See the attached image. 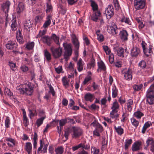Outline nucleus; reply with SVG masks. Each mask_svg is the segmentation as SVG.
Masks as SVG:
<instances>
[{"label":"nucleus","instance_id":"1","mask_svg":"<svg viewBox=\"0 0 154 154\" xmlns=\"http://www.w3.org/2000/svg\"><path fill=\"white\" fill-rule=\"evenodd\" d=\"M33 85L31 83L29 82L26 85L24 88L22 87V85L18 86L17 89L19 93L22 95L26 94L28 96H31L32 95L34 91Z\"/></svg>","mask_w":154,"mask_h":154},{"label":"nucleus","instance_id":"2","mask_svg":"<svg viewBox=\"0 0 154 154\" xmlns=\"http://www.w3.org/2000/svg\"><path fill=\"white\" fill-rule=\"evenodd\" d=\"M90 2H91V6L92 8V9L93 11L95 12L93 15L91 17V19L97 22L101 15V13L98 11V6L96 2L92 0H90Z\"/></svg>","mask_w":154,"mask_h":154},{"label":"nucleus","instance_id":"3","mask_svg":"<svg viewBox=\"0 0 154 154\" xmlns=\"http://www.w3.org/2000/svg\"><path fill=\"white\" fill-rule=\"evenodd\" d=\"M71 130L72 132V137L75 139L79 138L82 135L83 132L82 129L79 127L72 126Z\"/></svg>","mask_w":154,"mask_h":154},{"label":"nucleus","instance_id":"4","mask_svg":"<svg viewBox=\"0 0 154 154\" xmlns=\"http://www.w3.org/2000/svg\"><path fill=\"white\" fill-rule=\"evenodd\" d=\"M134 6L136 10H140L143 9L145 6V0H134Z\"/></svg>","mask_w":154,"mask_h":154},{"label":"nucleus","instance_id":"5","mask_svg":"<svg viewBox=\"0 0 154 154\" xmlns=\"http://www.w3.org/2000/svg\"><path fill=\"white\" fill-rule=\"evenodd\" d=\"M65 52L64 57L66 61H67L69 57L71 55L72 53V49L70 44H68L64 46Z\"/></svg>","mask_w":154,"mask_h":154},{"label":"nucleus","instance_id":"6","mask_svg":"<svg viewBox=\"0 0 154 154\" xmlns=\"http://www.w3.org/2000/svg\"><path fill=\"white\" fill-rule=\"evenodd\" d=\"M146 97V102L149 104L152 105L154 104V91L153 90H148Z\"/></svg>","mask_w":154,"mask_h":154},{"label":"nucleus","instance_id":"7","mask_svg":"<svg viewBox=\"0 0 154 154\" xmlns=\"http://www.w3.org/2000/svg\"><path fill=\"white\" fill-rule=\"evenodd\" d=\"M11 4V3L9 1H7L3 3L1 5V10L5 13V16L6 17V21L8 19V12L9 10L10 6Z\"/></svg>","mask_w":154,"mask_h":154},{"label":"nucleus","instance_id":"8","mask_svg":"<svg viewBox=\"0 0 154 154\" xmlns=\"http://www.w3.org/2000/svg\"><path fill=\"white\" fill-rule=\"evenodd\" d=\"M122 73L124 75L125 79L129 81L132 79V70L131 69H125L122 71Z\"/></svg>","mask_w":154,"mask_h":154},{"label":"nucleus","instance_id":"9","mask_svg":"<svg viewBox=\"0 0 154 154\" xmlns=\"http://www.w3.org/2000/svg\"><path fill=\"white\" fill-rule=\"evenodd\" d=\"M114 11V9L112 5L108 6V7L106 9L105 11V13L107 19H109L113 16Z\"/></svg>","mask_w":154,"mask_h":154},{"label":"nucleus","instance_id":"10","mask_svg":"<svg viewBox=\"0 0 154 154\" xmlns=\"http://www.w3.org/2000/svg\"><path fill=\"white\" fill-rule=\"evenodd\" d=\"M5 142L7 144L9 149H12L13 146L16 145V140L11 137H6Z\"/></svg>","mask_w":154,"mask_h":154},{"label":"nucleus","instance_id":"11","mask_svg":"<svg viewBox=\"0 0 154 154\" xmlns=\"http://www.w3.org/2000/svg\"><path fill=\"white\" fill-rule=\"evenodd\" d=\"M51 49L54 58H57L60 57L62 51V48H59L54 49L51 48Z\"/></svg>","mask_w":154,"mask_h":154},{"label":"nucleus","instance_id":"12","mask_svg":"<svg viewBox=\"0 0 154 154\" xmlns=\"http://www.w3.org/2000/svg\"><path fill=\"white\" fill-rule=\"evenodd\" d=\"M140 50L139 48L134 46L131 50V55L132 57H137L140 54Z\"/></svg>","mask_w":154,"mask_h":154},{"label":"nucleus","instance_id":"13","mask_svg":"<svg viewBox=\"0 0 154 154\" xmlns=\"http://www.w3.org/2000/svg\"><path fill=\"white\" fill-rule=\"evenodd\" d=\"M141 142L139 141H136L134 142L133 144L131 149L133 152H135L140 150L141 148Z\"/></svg>","mask_w":154,"mask_h":154},{"label":"nucleus","instance_id":"14","mask_svg":"<svg viewBox=\"0 0 154 154\" xmlns=\"http://www.w3.org/2000/svg\"><path fill=\"white\" fill-rule=\"evenodd\" d=\"M81 145V148L83 149L81 152H79L78 154H88V152L86 151L85 150H88L90 149V147L89 143L85 144L83 143H80Z\"/></svg>","mask_w":154,"mask_h":154},{"label":"nucleus","instance_id":"15","mask_svg":"<svg viewBox=\"0 0 154 154\" xmlns=\"http://www.w3.org/2000/svg\"><path fill=\"white\" fill-rule=\"evenodd\" d=\"M97 66L98 68L97 71L98 72H101V71H106V66L102 60L97 62Z\"/></svg>","mask_w":154,"mask_h":154},{"label":"nucleus","instance_id":"16","mask_svg":"<svg viewBox=\"0 0 154 154\" xmlns=\"http://www.w3.org/2000/svg\"><path fill=\"white\" fill-rule=\"evenodd\" d=\"M5 47L8 49L14 50L16 49L17 45L14 42L9 41L6 44Z\"/></svg>","mask_w":154,"mask_h":154},{"label":"nucleus","instance_id":"17","mask_svg":"<svg viewBox=\"0 0 154 154\" xmlns=\"http://www.w3.org/2000/svg\"><path fill=\"white\" fill-rule=\"evenodd\" d=\"M147 146L151 145L150 150L152 152H154V140L152 137H149L146 142Z\"/></svg>","mask_w":154,"mask_h":154},{"label":"nucleus","instance_id":"18","mask_svg":"<svg viewBox=\"0 0 154 154\" xmlns=\"http://www.w3.org/2000/svg\"><path fill=\"white\" fill-rule=\"evenodd\" d=\"M72 41L75 46V49H79V43L76 35L73 34L72 36Z\"/></svg>","mask_w":154,"mask_h":154},{"label":"nucleus","instance_id":"19","mask_svg":"<svg viewBox=\"0 0 154 154\" xmlns=\"http://www.w3.org/2000/svg\"><path fill=\"white\" fill-rule=\"evenodd\" d=\"M152 123L153 122H151L149 121L146 122L143 127L141 131L142 133L143 134H145L147 129L152 125Z\"/></svg>","mask_w":154,"mask_h":154},{"label":"nucleus","instance_id":"20","mask_svg":"<svg viewBox=\"0 0 154 154\" xmlns=\"http://www.w3.org/2000/svg\"><path fill=\"white\" fill-rule=\"evenodd\" d=\"M144 115L143 113L139 109H138L134 112L133 116L137 119H140Z\"/></svg>","mask_w":154,"mask_h":154},{"label":"nucleus","instance_id":"21","mask_svg":"<svg viewBox=\"0 0 154 154\" xmlns=\"http://www.w3.org/2000/svg\"><path fill=\"white\" fill-rule=\"evenodd\" d=\"M128 35L127 31L124 29L120 32V36L121 39L124 41H127L128 40Z\"/></svg>","mask_w":154,"mask_h":154},{"label":"nucleus","instance_id":"22","mask_svg":"<svg viewBox=\"0 0 154 154\" xmlns=\"http://www.w3.org/2000/svg\"><path fill=\"white\" fill-rule=\"evenodd\" d=\"M126 104L127 110L129 112H131L132 111L133 108V100L131 99H130L127 100Z\"/></svg>","mask_w":154,"mask_h":154},{"label":"nucleus","instance_id":"23","mask_svg":"<svg viewBox=\"0 0 154 154\" xmlns=\"http://www.w3.org/2000/svg\"><path fill=\"white\" fill-rule=\"evenodd\" d=\"M22 111L23 114V123L25 127H27L29 124V121L26 116L25 110L23 109Z\"/></svg>","mask_w":154,"mask_h":154},{"label":"nucleus","instance_id":"24","mask_svg":"<svg viewBox=\"0 0 154 154\" xmlns=\"http://www.w3.org/2000/svg\"><path fill=\"white\" fill-rule=\"evenodd\" d=\"M43 40L44 43L47 44L49 46H50L52 42V37L47 36H45L43 37Z\"/></svg>","mask_w":154,"mask_h":154},{"label":"nucleus","instance_id":"25","mask_svg":"<svg viewBox=\"0 0 154 154\" xmlns=\"http://www.w3.org/2000/svg\"><path fill=\"white\" fill-rule=\"evenodd\" d=\"M25 149L28 154H31L32 150V145L31 143L27 142L26 143Z\"/></svg>","mask_w":154,"mask_h":154},{"label":"nucleus","instance_id":"26","mask_svg":"<svg viewBox=\"0 0 154 154\" xmlns=\"http://www.w3.org/2000/svg\"><path fill=\"white\" fill-rule=\"evenodd\" d=\"M114 51L117 52L118 55L121 57H124V49L122 48H115L114 49Z\"/></svg>","mask_w":154,"mask_h":154},{"label":"nucleus","instance_id":"27","mask_svg":"<svg viewBox=\"0 0 154 154\" xmlns=\"http://www.w3.org/2000/svg\"><path fill=\"white\" fill-rule=\"evenodd\" d=\"M94 97V95L90 93H87L85 96V100L90 102H92L93 100Z\"/></svg>","mask_w":154,"mask_h":154},{"label":"nucleus","instance_id":"28","mask_svg":"<svg viewBox=\"0 0 154 154\" xmlns=\"http://www.w3.org/2000/svg\"><path fill=\"white\" fill-rule=\"evenodd\" d=\"M130 120L132 125L137 128L139 125V122L134 117L131 118Z\"/></svg>","mask_w":154,"mask_h":154},{"label":"nucleus","instance_id":"29","mask_svg":"<svg viewBox=\"0 0 154 154\" xmlns=\"http://www.w3.org/2000/svg\"><path fill=\"white\" fill-rule=\"evenodd\" d=\"M84 63L81 59H79L77 63V69L79 71L81 72L83 70Z\"/></svg>","mask_w":154,"mask_h":154},{"label":"nucleus","instance_id":"30","mask_svg":"<svg viewBox=\"0 0 154 154\" xmlns=\"http://www.w3.org/2000/svg\"><path fill=\"white\" fill-rule=\"evenodd\" d=\"M114 128L116 131L119 135H122L124 133V129L122 128L121 126H119L117 127L116 126H114Z\"/></svg>","mask_w":154,"mask_h":154},{"label":"nucleus","instance_id":"31","mask_svg":"<svg viewBox=\"0 0 154 154\" xmlns=\"http://www.w3.org/2000/svg\"><path fill=\"white\" fill-rule=\"evenodd\" d=\"M95 66V60L92 58L91 59L90 62L87 64V68L90 69L91 68H94Z\"/></svg>","mask_w":154,"mask_h":154},{"label":"nucleus","instance_id":"32","mask_svg":"<svg viewBox=\"0 0 154 154\" xmlns=\"http://www.w3.org/2000/svg\"><path fill=\"white\" fill-rule=\"evenodd\" d=\"M51 16L50 15H48L47 17V20L45 22L43 25V27L44 28H48V26L50 24L51 21L50 18Z\"/></svg>","mask_w":154,"mask_h":154},{"label":"nucleus","instance_id":"33","mask_svg":"<svg viewBox=\"0 0 154 154\" xmlns=\"http://www.w3.org/2000/svg\"><path fill=\"white\" fill-rule=\"evenodd\" d=\"M132 143V140L131 139H127L125 140V149H128V147Z\"/></svg>","mask_w":154,"mask_h":154},{"label":"nucleus","instance_id":"34","mask_svg":"<svg viewBox=\"0 0 154 154\" xmlns=\"http://www.w3.org/2000/svg\"><path fill=\"white\" fill-rule=\"evenodd\" d=\"M34 46V43L33 42H29L26 45L25 48L28 50H33Z\"/></svg>","mask_w":154,"mask_h":154},{"label":"nucleus","instance_id":"35","mask_svg":"<svg viewBox=\"0 0 154 154\" xmlns=\"http://www.w3.org/2000/svg\"><path fill=\"white\" fill-rule=\"evenodd\" d=\"M129 114L126 111L125 112H123L122 115V119L121 120V121L124 123L127 120L128 117L129 116Z\"/></svg>","mask_w":154,"mask_h":154},{"label":"nucleus","instance_id":"36","mask_svg":"<svg viewBox=\"0 0 154 154\" xmlns=\"http://www.w3.org/2000/svg\"><path fill=\"white\" fill-rule=\"evenodd\" d=\"M143 85L142 84L139 85H134L133 86V88L135 91H138L140 90L142 91V89L143 88Z\"/></svg>","mask_w":154,"mask_h":154},{"label":"nucleus","instance_id":"37","mask_svg":"<svg viewBox=\"0 0 154 154\" xmlns=\"http://www.w3.org/2000/svg\"><path fill=\"white\" fill-rule=\"evenodd\" d=\"M112 97L113 98H116L118 95V90L115 85H114L112 89Z\"/></svg>","mask_w":154,"mask_h":154},{"label":"nucleus","instance_id":"38","mask_svg":"<svg viewBox=\"0 0 154 154\" xmlns=\"http://www.w3.org/2000/svg\"><path fill=\"white\" fill-rule=\"evenodd\" d=\"M100 30H98L96 32V34L97 36V39L100 42H102L104 40V37L103 35L100 33Z\"/></svg>","mask_w":154,"mask_h":154},{"label":"nucleus","instance_id":"39","mask_svg":"<svg viewBox=\"0 0 154 154\" xmlns=\"http://www.w3.org/2000/svg\"><path fill=\"white\" fill-rule=\"evenodd\" d=\"M32 23L29 20H26L24 23V29H29L31 27Z\"/></svg>","mask_w":154,"mask_h":154},{"label":"nucleus","instance_id":"40","mask_svg":"<svg viewBox=\"0 0 154 154\" xmlns=\"http://www.w3.org/2000/svg\"><path fill=\"white\" fill-rule=\"evenodd\" d=\"M24 8V6L23 3L20 2L18 4V7L17 8V12L20 13L23 11Z\"/></svg>","mask_w":154,"mask_h":154},{"label":"nucleus","instance_id":"41","mask_svg":"<svg viewBox=\"0 0 154 154\" xmlns=\"http://www.w3.org/2000/svg\"><path fill=\"white\" fill-rule=\"evenodd\" d=\"M118 111L112 110L110 112V115L111 118L112 119H116L119 117V115L118 114H115Z\"/></svg>","mask_w":154,"mask_h":154},{"label":"nucleus","instance_id":"42","mask_svg":"<svg viewBox=\"0 0 154 154\" xmlns=\"http://www.w3.org/2000/svg\"><path fill=\"white\" fill-rule=\"evenodd\" d=\"M64 149L62 146H58L55 149L56 154H62L63 152Z\"/></svg>","mask_w":154,"mask_h":154},{"label":"nucleus","instance_id":"43","mask_svg":"<svg viewBox=\"0 0 154 154\" xmlns=\"http://www.w3.org/2000/svg\"><path fill=\"white\" fill-rule=\"evenodd\" d=\"M119 105L116 100V101L114 102L113 103L111 109H112L113 110L117 111V109H119Z\"/></svg>","mask_w":154,"mask_h":154},{"label":"nucleus","instance_id":"44","mask_svg":"<svg viewBox=\"0 0 154 154\" xmlns=\"http://www.w3.org/2000/svg\"><path fill=\"white\" fill-rule=\"evenodd\" d=\"M44 56L48 61H49L51 60V54L47 50L45 51Z\"/></svg>","mask_w":154,"mask_h":154},{"label":"nucleus","instance_id":"45","mask_svg":"<svg viewBox=\"0 0 154 154\" xmlns=\"http://www.w3.org/2000/svg\"><path fill=\"white\" fill-rule=\"evenodd\" d=\"M38 140V135L36 132L34 133V136L33 138V148L36 149L37 147V141Z\"/></svg>","mask_w":154,"mask_h":154},{"label":"nucleus","instance_id":"46","mask_svg":"<svg viewBox=\"0 0 154 154\" xmlns=\"http://www.w3.org/2000/svg\"><path fill=\"white\" fill-rule=\"evenodd\" d=\"M138 66L142 69H145L146 66L145 61L143 60H141L138 63Z\"/></svg>","mask_w":154,"mask_h":154},{"label":"nucleus","instance_id":"47","mask_svg":"<svg viewBox=\"0 0 154 154\" xmlns=\"http://www.w3.org/2000/svg\"><path fill=\"white\" fill-rule=\"evenodd\" d=\"M58 121H59V125L60 128H62L63 126L65 125L67 122V120L66 119L58 120Z\"/></svg>","mask_w":154,"mask_h":154},{"label":"nucleus","instance_id":"48","mask_svg":"<svg viewBox=\"0 0 154 154\" xmlns=\"http://www.w3.org/2000/svg\"><path fill=\"white\" fill-rule=\"evenodd\" d=\"M45 118L44 117H42L37 120L36 124L38 127H39L43 123V121Z\"/></svg>","mask_w":154,"mask_h":154},{"label":"nucleus","instance_id":"49","mask_svg":"<svg viewBox=\"0 0 154 154\" xmlns=\"http://www.w3.org/2000/svg\"><path fill=\"white\" fill-rule=\"evenodd\" d=\"M11 123L10 119L9 117L6 116L5 121V126L6 128H8L10 127Z\"/></svg>","mask_w":154,"mask_h":154},{"label":"nucleus","instance_id":"50","mask_svg":"<svg viewBox=\"0 0 154 154\" xmlns=\"http://www.w3.org/2000/svg\"><path fill=\"white\" fill-rule=\"evenodd\" d=\"M92 154H99L100 149L95 147L91 146V152Z\"/></svg>","mask_w":154,"mask_h":154},{"label":"nucleus","instance_id":"51","mask_svg":"<svg viewBox=\"0 0 154 154\" xmlns=\"http://www.w3.org/2000/svg\"><path fill=\"white\" fill-rule=\"evenodd\" d=\"M95 130L101 133L103 130V127L100 124L98 123L96 125Z\"/></svg>","mask_w":154,"mask_h":154},{"label":"nucleus","instance_id":"52","mask_svg":"<svg viewBox=\"0 0 154 154\" xmlns=\"http://www.w3.org/2000/svg\"><path fill=\"white\" fill-rule=\"evenodd\" d=\"M62 82L63 85L66 87L69 85V82L67 80V79L65 77H64L62 79Z\"/></svg>","mask_w":154,"mask_h":154},{"label":"nucleus","instance_id":"53","mask_svg":"<svg viewBox=\"0 0 154 154\" xmlns=\"http://www.w3.org/2000/svg\"><path fill=\"white\" fill-rule=\"evenodd\" d=\"M4 93L5 95H7L8 96L11 97L13 95V93L11 92L10 89L8 88H5V89Z\"/></svg>","mask_w":154,"mask_h":154},{"label":"nucleus","instance_id":"54","mask_svg":"<svg viewBox=\"0 0 154 154\" xmlns=\"http://www.w3.org/2000/svg\"><path fill=\"white\" fill-rule=\"evenodd\" d=\"M47 8L46 9V12L47 13L51 11L52 10V6L49 2L46 3Z\"/></svg>","mask_w":154,"mask_h":154},{"label":"nucleus","instance_id":"55","mask_svg":"<svg viewBox=\"0 0 154 154\" xmlns=\"http://www.w3.org/2000/svg\"><path fill=\"white\" fill-rule=\"evenodd\" d=\"M48 85L49 89V92L51 93L53 96H54L55 94V92L53 88L51 85L48 84Z\"/></svg>","mask_w":154,"mask_h":154},{"label":"nucleus","instance_id":"56","mask_svg":"<svg viewBox=\"0 0 154 154\" xmlns=\"http://www.w3.org/2000/svg\"><path fill=\"white\" fill-rule=\"evenodd\" d=\"M121 21L122 22H125V23L128 24L129 25H131L130 23L131 21L129 18L124 17L122 19Z\"/></svg>","mask_w":154,"mask_h":154},{"label":"nucleus","instance_id":"57","mask_svg":"<svg viewBox=\"0 0 154 154\" xmlns=\"http://www.w3.org/2000/svg\"><path fill=\"white\" fill-rule=\"evenodd\" d=\"M52 40L53 39L54 42L57 44H58L59 38L57 37L55 34H53L52 35Z\"/></svg>","mask_w":154,"mask_h":154},{"label":"nucleus","instance_id":"58","mask_svg":"<svg viewBox=\"0 0 154 154\" xmlns=\"http://www.w3.org/2000/svg\"><path fill=\"white\" fill-rule=\"evenodd\" d=\"M107 30L109 33L113 35H116L118 33L117 29H107Z\"/></svg>","mask_w":154,"mask_h":154},{"label":"nucleus","instance_id":"59","mask_svg":"<svg viewBox=\"0 0 154 154\" xmlns=\"http://www.w3.org/2000/svg\"><path fill=\"white\" fill-rule=\"evenodd\" d=\"M91 80V78L89 76H87L83 82V84L84 85H85L88 82Z\"/></svg>","mask_w":154,"mask_h":154},{"label":"nucleus","instance_id":"60","mask_svg":"<svg viewBox=\"0 0 154 154\" xmlns=\"http://www.w3.org/2000/svg\"><path fill=\"white\" fill-rule=\"evenodd\" d=\"M103 49L107 54H110L111 51L109 49V48L107 46H103Z\"/></svg>","mask_w":154,"mask_h":154},{"label":"nucleus","instance_id":"61","mask_svg":"<svg viewBox=\"0 0 154 154\" xmlns=\"http://www.w3.org/2000/svg\"><path fill=\"white\" fill-rule=\"evenodd\" d=\"M43 142H42V140H40V146L39 147L38 149L37 150V153H39L41 151V152L42 151V150L43 147Z\"/></svg>","mask_w":154,"mask_h":154},{"label":"nucleus","instance_id":"62","mask_svg":"<svg viewBox=\"0 0 154 154\" xmlns=\"http://www.w3.org/2000/svg\"><path fill=\"white\" fill-rule=\"evenodd\" d=\"M113 2L116 8L119 9L120 8V7L118 0H113Z\"/></svg>","mask_w":154,"mask_h":154},{"label":"nucleus","instance_id":"63","mask_svg":"<svg viewBox=\"0 0 154 154\" xmlns=\"http://www.w3.org/2000/svg\"><path fill=\"white\" fill-rule=\"evenodd\" d=\"M118 101L121 105L125 103L126 102V100H125V98L123 97H120L119 98Z\"/></svg>","mask_w":154,"mask_h":154},{"label":"nucleus","instance_id":"64","mask_svg":"<svg viewBox=\"0 0 154 154\" xmlns=\"http://www.w3.org/2000/svg\"><path fill=\"white\" fill-rule=\"evenodd\" d=\"M70 131L69 129H67L65 131L64 136L66 138V140L68 139V136L69 135Z\"/></svg>","mask_w":154,"mask_h":154}]
</instances>
